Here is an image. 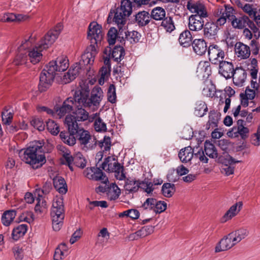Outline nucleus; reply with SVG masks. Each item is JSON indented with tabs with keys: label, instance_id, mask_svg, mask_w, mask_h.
<instances>
[{
	"label": "nucleus",
	"instance_id": "nucleus-1",
	"mask_svg": "<svg viewBox=\"0 0 260 260\" xmlns=\"http://www.w3.org/2000/svg\"><path fill=\"white\" fill-rule=\"evenodd\" d=\"M63 28L62 24H57L38 42L36 34H32L21 42L17 49V54L14 60L16 65L25 64L27 60L36 64L43 57L42 52L48 48L55 41Z\"/></svg>",
	"mask_w": 260,
	"mask_h": 260
},
{
	"label": "nucleus",
	"instance_id": "nucleus-2",
	"mask_svg": "<svg viewBox=\"0 0 260 260\" xmlns=\"http://www.w3.org/2000/svg\"><path fill=\"white\" fill-rule=\"evenodd\" d=\"M43 145L44 143L41 141L31 142L23 152L21 156L22 160L34 169L41 167L46 161Z\"/></svg>",
	"mask_w": 260,
	"mask_h": 260
},
{
	"label": "nucleus",
	"instance_id": "nucleus-3",
	"mask_svg": "<svg viewBox=\"0 0 260 260\" xmlns=\"http://www.w3.org/2000/svg\"><path fill=\"white\" fill-rule=\"evenodd\" d=\"M248 231L244 228L233 232L222 238L215 248V252L228 250L246 238Z\"/></svg>",
	"mask_w": 260,
	"mask_h": 260
},
{
	"label": "nucleus",
	"instance_id": "nucleus-4",
	"mask_svg": "<svg viewBox=\"0 0 260 260\" xmlns=\"http://www.w3.org/2000/svg\"><path fill=\"white\" fill-rule=\"evenodd\" d=\"M103 92L99 86H95L91 90L90 97L89 98L88 94L80 91L75 92L76 101L79 106L84 107H91L93 106L97 108L99 106L103 99Z\"/></svg>",
	"mask_w": 260,
	"mask_h": 260
},
{
	"label": "nucleus",
	"instance_id": "nucleus-5",
	"mask_svg": "<svg viewBox=\"0 0 260 260\" xmlns=\"http://www.w3.org/2000/svg\"><path fill=\"white\" fill-rule=\"evenodd\" d=\"M50 214L53 230L59 231L63 225L64 218L63 202L61 198L56 197L53 199Z\"/></svg>",
	"mask_w": 260,
	"mask_h": 260
},
{
	"label": "nucleus",
	"instance_id": "nucleus-6",
	"mask_svg": "<svg viewBox=\"0 0 260 260\" xmlns=\"http://www.w3.org/2000/svg\"><path fill=\"white\" fill-rule=\"evenodd\" d=\"M65 123L68 126L69 132L76 133V137L81 145L86 146L91 139L89 132L83 128H79L78 123L72 116H66Z\"/></svg>",
	"mask_w": 260,
	"mask_h": 260
},
{
	"label": "nucleus",
	"instance_id": "nucleus-7",
	"mask_svg": "<svg viewBox=\"0 0 260 260\" xmlns=\"http://www.w3.org/2000/svg\"><path fill=\"white\" fill-rule=\"evenodd\" d=\"M193 155L195 158H198L201 162H208V158L204 155L202 148L200 146L194 147L193 149L191 146L186 147L181 149L178 153L179 159L183 163L190 162Z\"/></svg>",
	"mask_w": 260,
	"mask_h": 260
},
{
	"label": "nucleus",
	"instance_id": "nucleus-8",
	"mask_svg": "<svg viewBox=\"0 0 260 260\" xmlns=\"http://www.w3.org/2000/svg\"><path fill=\"white\" fill-rule=\"evenodd\" d=\"M102 168L105 171L114 172L117 179L123 180L125 178L123 173V167L117 162L114 158L108 157L102 163Z\"/></svg>",
	"mask_w": 260,
	"mask_h": 260
},
{
	"label": "nucleus",
	"instance_id": "nucleus-9",
	"mask_svg": "<svg viewBox=\"0 0 260 260\" xmlns=\"http://www.w3.org/2000/svg\"><path fill=\"white\" fill-rule=\"evenodd\" d=\"M55 72L47 64L40 74L39 89L41 92L45 91L52 84Z\"/></svg>",
	"mask_w": 260,
	"mask_h": 260
},
{
	"label": "nucleus",
	"instance_id": "nucleus-10",
	"mask_svg": "<svg viewBox=\"0 0 260 260\" xmlns=\"http://www.w3.org/2000/svg\"><path fill=\"white\" fill-rule=\"evenodd\" d=\"M102 27L96 22L93 21L88 26L87 38L90 40L91 45H95L101 42L103 38Z\"/></svg>",
	"mask_w": 260,
	"mask_h": 260
},
{
	"label": "nucleus",
	"instance_id": "nucleus-11",
	"mask_svg": "<svg viewBox=\"0 0 260 260\" xmlns=\"http://www.w3.org/2000/svg\"><path fill=\"white\" fill-rule=\"evenodd\" d=\"M208 54L210 61L217 65L224 60L225 52L217 45H210L208 47Z\"/></svg>",
	"mask_w": 260,
	"mask_h": 260
},
{
	"label": "nucleus",
	"instance_id": "nucleus-12",
	"mask_svg": "<svg viewBox=\"0 0 260 260\" xmlns=\"http://www.w3.org/2000/svg\"><path fill=\"white\" fill-rule=\"evenodd\" d=\"M249 133V129L248 127L244 125V121L243 120H238L237 125L233 127L229 130L226 134L228 136L231 138H236L240 137L242 139H246Z\"/></svg>",
	"mask_w": 260,
	"mask_h": 260
},
{
	"label": "nucleus",
	"instance_id": "nucleus-13",
	"mask_svg": "<svg viewBox=\"0 0 260 260\" xmlns=\"http://www.w3.org/2000/svg\"><path fill=\"white\" fill-rule=\"evenodd\" d=\"M186 6L191 13L195 14L193 15H198L203 18H207L208 16L206 7L200 1L188 0Z\"/></svg>",
	"mask_w": 260,
	"mask_h": 260
},
{
	"label": "nucleus",
	"instance_id": "nucleus-14",
	"mask_svg": "<svg viewBox=\"0 0 260 260\" xmlns=\"http://www.w3.org/2000/svg\"><path fill=\"white\" fill-rule=\"evenodd\" d=\"M81 107L76 101L75 94L73 98L70 97L67 99L63 103L62 106L56 110L57 115L59 118L64 116L73 110L74 108Z\"/></svg>",
	"mask_w": 260,
	"mask_h": 260
},
{
	"label": "nucleus",
	"instance_id": "nucleus-15",
	"mask_svg": "<svg viewBox=\"0 0 260 260\" xmlns=\"http://www.w3.org/2000/svg\"><path fill=\"white\" fill-rule=\"evenodd\" d=\"M84 175L86 178L90 180L101 181L102 183L105 184L108 182L107 176L98 168H87L84 171Z\"/></svg>",
	"mask_w": 260,
	"mask_h": 260
},
{
	"label": "nucleus",
	"instance_id": "nucleus-16",
	"mask_svg": "<svg viewBox=\"0 0 260 260\" xmlns=\"http://www.w3.org/2000/svg\"><path fill=\"white\" fill-rule=\"evenodd\" d=\"M64 156L68 166L72 171L74 170L73 163L77 167L81 168L86 166V161L80 152L77 153L74 157L69 154H66Z\"/></svg>",
	"mask_w": 260,
	"mask_h": 260
},
{
	"label": "nucleus",
	"instance_id": "nucleus-17",
	"mask_svg": "<svg viewBox=\"0 0 260 260\" xmlns=\"http://www.w3.org/2000/svg\"><path fill=\"white\" fill-rule=\"evenodd\" d=\"M48 65L55 72H63L69 68V60L66 56H60L56 60L50 61Z\"/></svg>",
	"mask_w": 260,
	"mask_h": 260
},
{
	"label": "nucleus",
	"instance_id": "nucleus-18",
	"mask_svg": "<svg viewBox=\"0 0 260 260\" xmlns=\"http://www.w3.org/2000/svg\"><path fill=\"white\" fill-rule=\"evenodd\" d=\"M74 115H68L67 116H72L77 123V121H84L88 120L89 122H92L98 116L97 113L89 115L88 112L82 108H78L74 113Z\"/></svg>",
	"mask_w": 260,
	"mask_h": 260
},
{
	"label": "nucleus",
	"instance_id": "nucleus-19",
	"mask_svg": "<svg viewBox=\"0 0 260 260\" xmlns=\"http://www.w3.org/2000/svg\"><path fill=\"white\" fill-rule=\"evenodd\" d=\"M218 73L225 79H230L235 71L234 64L231 61L223 60L218 64Z\"/></svg>",
	"mask_w": 260,
	"mask_h": 260
},
{
	"label": "nucleus",
	"instance_id": "nucleus-20",
	"mask_svg": "<svg viewBox=\"0 0 260 260\" xmlns=\"http://www.w3.org/2000/svg\"><path fill=\"white\" fill-rule=\"evenodd\" d=\"M98 53L95 45H90L87 47L82 55V61L84 65H92Z\"/></svg>",
	"mask_w": 260,
	"mask_h": 260
},
{
	"label": "nucleus",
	"instance_id": "nucleus-21",
	"mask_svg": "<svg viewBox=\"0 0 260 260\" xmlns=\"http://www.w3.org/2000/svg\"><path fill=\"white\" fill-rule=\"evenodd\" d=\"M234 50L237 57L241 59H247L250 55V47L241 42H237L235 44Z\"/></svg>",
	"mask_w": 260,
	"mask_h": 260
},
{
	"label": "nucleus",
	"instance_id": "nucleus-22",
	"mask_svg": "<svg viewBox=\"0 0 260 260\" xmlns=\"http://www.w3.org/2000/svg\"><path fill=\"white\" fill-rule=\"evenodd\" d=\"M127 17H128L127 16H124L123 14L116 10L113 18V21L117 25L118 28L119 37L122 35V38H123V32L127 28L126 25Z\"/></svg>",
	"mask_w": 260,
	"mask_h": 260
},
{
	"label": "nucleus",
	"instance_id": "nucleus-23",
	"mask_svg": "<svg viewBox=\"0 0 260 260\" xmlns=\"http://www.w3.org/2000/svg\"><path fill=\"white\" fill-rule=\"evenodd\" d=\"M35 198L37 203L35 207V211L37 214H41L45 212L47 209V205L44 198L40 194V189L36 188L34 192Z\"/></svg>",
	"mask_w": 260,
	"mask_h": 260
},
{
	"label": "nucleus",
	"instance_id": "nucleus-24",
	"mask_svg": "<svg viewBox=\"0 0 260 260\" xmlns=\"http://www.w3.org/2000/svg\"><path fill=\"white\" fill-rule=\"evenodd\" d=\"M243 203L238 202L232 205L221 218V222H225L236 216L242 209Z\"/></svg>",
	"mask_w": 260,
	"mask_h": 260
},
{
	"label": "nucleus",
	"instance_id": "nucleus-25",
	"mask_svg": "<svg viewBox=\"0 0 260 260\" xmlns=\"http://www.w3.org/2000/svg\"><path fill=\"white\" fill-rule=\"evenodd\" d=\"M204 18L198 15H191L189 18L188 22L189 29L192 31L201 30L204 25Z\"/></svg>",
	"mask_w": 260,
	"mask_h": 260
},
{
	"label": "nucleus",
	"instance_id": "nucleus-26",
	"mask_svg": "<svg viewBox=\"0 0 260 260\" xmlns=\"http://www.w3.org/2000/svg\"><path fill=\"white\" fill-rule=\"evenodd\" d=\"M154 228L152 225L143 226L140 230L131 234L129 238L131 240H136L139 238L145 237L152 234L154 232Z\"/></svg>",
	"mask_w": 260,
	"mask_h": 260
},
{
	"label": "nucleus",
	"instance_id": "nucleus-27",
	"mask_svg": "<svg viewBox=\"0 0 260 260\" xmlns=\"http://www.w3.org/2000/svg\"><path fill=\"white\" fill-rule=\"evenodd\" d=\"M198 76L203 78H208L211 74V68L210 62L207 61H201L197 68Z\"/></svg>",
	"mask_w": 260,
	"mask_h": 260
},
{
	"label": "nucleus",
	"instance_id": "nucleus-28",
	"mask_svg": "<svg viewBox=\"0 0 260 260\" xmlns=\"http://www.w3.org/2000/svg\"><path fill=\"white\" fill-rule=\"evenodd\" d=\"M247 74L244 69L237 68L235 70L233 78L234 83L238 86H242L245 82Z\"/></svg>",
	"mask_w": 260,
	"mask_h": 260
},
{
	"label": "nucleus",
	"instance_id": "nucleus-29",
	"mask_svg": "<svg viewBox=\"0 0 260 260\" xmlns=\"http://www.w3.org/2000/svg\"><path fill=\"white\" fill-rule=\"evenodd\" d=\"M204 36L211 40L215 39L217 37L218 31V26L215 23L208 22L207 23L204 29Z\"/></svg>",
	"mask_w": 260,
	"mask_h": 260
},
{
	"label": "nucleus",
	"instance_id": "nucleus-30",
	"mask_svg": "<svg viewBox=\"0 0 260 260\" xmlns=\"http://www.w3.org/2000/svg\"><path fill=\"white\" fill-rule=\"evenodd\" d=\"M250 20L246 16H235L232 20V25L235 28L242 29L248 25Z\"/></svg>",
	"mask_w": 260,
	"mask_h": 260
},
{
	"label": "nucleus",
	"instance_id": "nucleus-31",
	"mask_svg": "<svg viewBox=\"0 0 260 260\" xmlns=\"http://www.w3.org/2000/svg\"><path fill=\"white\" fill-rule=\"evenodd\" d=\"M192 45L194 51L199 55H202L206 52L207 44L203 39H195Z\"/></svg>",
	"mask_w": 260,
	"mask_h": 260
},
{
	"label": "nucleus",
	"instance_id": "nucleus-32",
	"mask_svg": "<svg viewBox=\"0 0 260 260\" xmlns=\"http://www.w3.org/2000/svg\"><path fill=\"white\" fill-rule=\"evenodd\" d=\"M150 18L149 13L145 11L139 12L135 16L136 22L139 26H145L148 24Z\"/></svg>",
	"mask_w": 260,
	"mask_h": 260
},
{
	"label": "nucleus",
	"instance_id": "nucleus-33",
	"mask_svg": "<svg viewBox=\"0 0 260 260\" xmlns=\"http://www.w3.org/2000/svg\"><path fill=\"white\" fill-rule=\"evenodd\" d=\"M68 247L64 243H61L55 249L54 260H61L68 254Z\"/></svg>",
	"mask_w": 260,
	"mask_h": 260
},
{
	"label": "nucleus",
	"instance_id": "nucleus-34",
	"mask_svg": "<svg viewBox=\"0 0 260 260\" xmlns=\"http://www.w3.org/2000/svg\"><path fill=\"white\" fill-rule=\"evenodd\" d=\"M121 193L120 188L115 183H112L107 191V196L110 201L115 200L118 198Z\"/></svg>",
	"mask_w": 260,
	"mask_h": 260
},
{
	"label": "nucleus",
	"instance_id": "nucleus-35",
	"mask_svg": "<svg viewBox=\"0 0 260 260\" xmlns=\"http://www.w3.org/2000/svg\"><path fill=\"white\" fill-rule=\"evenodd\" d=\"M117 11L124 14V16H129L132 12V3L130 0H122L120 7Z\"/></svg>",
	"mask_w": 260,
	"mask_h": 260
},
{
	"label": "nucleus",
	"instance_id": "nucleus-36",
	"mask_svg": "<svg viewBox=\"0 0 260 260\" xmlns=\"http://www.w3.org/2000/svg\"><path fill=\"white\" fill-rule=\"evenodd\" d=\"M123 31V38L122 40L124 41V39H126L131 43H136L139 41L141 35L137 31L133 30L131 31H128L126 30Z\"/></svg>",
	"mask_w": 260,
	"mask_h": 260
},
{
	"label": "nucleus",
	"instance_id": "nucleus-37",
	"mask_svg": "<svg viewBox=\"0 0 260 260\" xmlns=\"http://www.w3.org/2000/svg\"><path fill=\"white\" fill-rule=\"evenodd\" d=\"M55 188L59 193L64 194L67 191V187L64 179L61 177H57L53 179Z\"/></svg>",
	"mask_w": 260,
	"mask_h": 260
},
{
	"label": "nucleus",
	"instance_id": "nucleus-38",
	"mask_svg": "<svg viewBox=\"0 0 260 260\" xmlns=\"http://www.w3.org/2000/svg\"><path fill=\"white\" fill-rule=\"evenodd\" d=\"M27 230V225L25 224H22L14 228L12 236L15 240H18L20 237L23 236Z\"/></svg>",
	"mask_w": 260,
	"mask_h": 260
},
{
	"label": "nucleus",
	"instance_id": "nucleus-39",
	"mask_svg": "<svg viewBox=\"0 0 260 260\" xmlns=\"http://www.w3.org/2000/svg\"><path fill=\"white\" fill-rule=\"evenodd\" d=\"M204 153H206V155L212 158H216L218 156L217 151L214 145L206 141L204 144Z\"/></svg>",
	"mask_w": 260,
	"mask_h": 260
},
{
	"label": "nucleus",
	"instance_id": "nucleus-40",
	"mask_svg": "<svg viewBox=\"0 0 260 260\" xmlns=\"http://www.w3.org/2000/svg\"><path fill=\"white\" fill-rule=\"evenodd\" d=\"M124 54L123 48L120 46H116L112 51L111 57L114 61L119 62L123 58Z\"/></svg>",
	"mask_w": 260,
	"mask_h": 260
},
{
	"label": "nucleus",
	"instance_id": "nucleus-41",
	"mask_svg": "<svg viewBox=\"0 0 260 260\" xmlns=\"http://www.w3.org/2000/svg\"><path fill=\"white\" fill-rule=\"evenodd\" d=\"M16 215L15 210H8L5 211L2 217V222L5 226H9L13 221Z\"/></svg>",
	"mask_w": 260,
	"mask_h": 260
},
{
	"label": "nucleus",
	"instance_id": "nucleus-42",
	"mask_svg": "<svg viewBox=\"0 0 260 260\" xmlns=\"http://www.w3.org/2000/svg\"><path fill=\"white\" fill-rule=\"evenodd\" d=\"M69 133L61 132L60 134V137L64 143L70 146H73L76 143V138L74 135L76 133H72L71 132H69Z\"/></svg>",
	"mask_w": 260,
	"mask_h": 260
},
{
	"label": "nucleus",
	"instance_id": "nucleus-43",
	"mask_svg": "<svg viewBox=\"0 0 260 260\" xmlns=\"http://www.w3.org/2000/svg\"><path fill=\"white\" fill-rule=\"evenodd\" d=\"M191 38L192 36L190 32L188 30H186L180 35L179 42L182 46L187 47L190 45Z\"/></svg>",
	"mask_w": 260,
	"mask_h": 260
},
{
	"label": "nucleus",
	"instance_id": "nucleus-44",
	"mask_svg": "<svg viewBox=\"0 0 260 260\" xmlns=\"http://www.w3.org/2000/svg\"><path fill=\"white\" fill-rule=\"evenodd\" d=\"M79 68H80L79 66H76L74 68L70 69L68 72L66 73L63 76V81L66 83H69L70 82L75 79L76 76L79 74Z\"/></svg>",
	"mask_w": 260,
	"mask_h": 260
},
{
	"label": "nucleus",
	"instance_id": "nucleus-45",
	"mask_svg": "<svg viewBox=\"0 0 260 260\" xmlns=\"http://www.w3.org/2000/svg\"><path fill=\"white\" fill-rule=\"evenodd\" d=\"M139 181L132 179H127L125 181L124 188L129 193L136 192L139 189Z\"/></svg>",
	"mask_w": 260,
	"mask_h": 260
},
{
	"label": "nucleus",
	"instance_id": "nucleus-46",
	"mask_svg": "<svg viewBox=\"0 0 260 260\" xmlns=\"http://www.w3.org/2000/svg\"><path fill=\"white\" fill-rule=\"evenodd\" d=\"M208 111V108L203 101H198L196 103V107L194 108V114L200 117L204 116Z\"/></svg>",
	"mask_w": 260,
	"mask_h": 260
},
{
	"label": "nucleus",
	"instance_id": "nucleus-47",
	"mask_svg": "<svg viewBox=\"0 0 260 260\" xmlns=\"http://www.w3.org/2000/svg\"><path fill=\"white\" fill-rule=\"evenodd\" d=\"M108 42L110 45H114L115 43L116 39H121L120 41L122 40V35L119 37L118 31L114 27H111L108 31L107 34Z\"/></svg>",
	"mask_w": 260,
	"mask_h": 260
},
{
	"label": "nucleus",
	"instance_id": "nucleus-48",
	"mask_svg": "<svg viewBox=\"0 0 260 260\" xmlns=\"http://www.w3.org/2000/svg\"><path fill=\"white\" fill-rule=\"evenodd\" d=\"M166 11L161 7H157L154 8L151 13V17L155 20H162L165 18Z\"/></svg>",
	"mask_w": 260,
	"mask_h": 260
},
{
	"label": "nucleus",
	"instance_id": "nucleus-49",
	"mask_svg": "<svg viewBox=\"0 0 260 260\" xmlns=\"http://www.w3.org/2000/svg\"><path fill=\"white\" fill-rule=\"evenodd\" d=\"M175 191V188L174 184L166 183L162 185L161 192L165 197L170 198L174 194Z\"/></svg>",
	"mask_w": 260,
	"mask_h": 260
},
{
	"label": "nucleus",
	"instance_id": "nucleus-50",
	"mask_svg": "<svg viewBox=\"0 0 260 260\" xmlns=\"http://www.w3.org/2000/svg\"><path fill=\"white\" fill-rule=\"evenodd\" d=\"M219 14L222 15L227 19L231 20L235 17L234 16V10L230 6L225 5L224 8H220L217 10Z\"/></svg>",
	"mask_w": 260,
	"mask_h": 260
},
{
	"label": "nucleus",
	"instance_id": "nucleus-51",
	"mask_svg": "<svg viewBox=\"0 0 260 260\" xmlns=\"http://www.w3.org/2000/svg\"><path fill=\"white\" fill-rule=\"evenodd\" d=\"M109 238V233L106 228L102 229L99 233L96 243L104 246Z\"/></svg>",
	"mask_w": 260,
	"mask_h": 260
},
{
	"label": "nucleus",
	"instance_id": "nucleus-52",
	"mask_svg": "<svg viewBox=\"0 0 260 260\" xmlns=\"http://www.w3.org/2000/svg\"><path fill=\"white\" fill-rule=\"evenodd\" d=\"M161 25L168 32H171L175 29L174 22L172 18L170 17H167L164 19Z\"/></svg>",
	"mask_w": 260,
	"mask_h": 260
},
{
	"label": "nucleus",
	"instance_id": "nucleus-53",
	"mask_svg": "<svg viewBox=\"0 0 260 260\" xmlns=\"http://www.w3.org/2000/svg\"><path fill=\"white\" fill-rule=\"evenodd\" d=\"M111 69L108 67H102L100 71V77L99 79V83L102 85L104 84L105 81L108 79L110 74Z\"/></svg>",
	"mask_w": 260,
	"mask_h": 260
},
{
	"label": "nucleus",
	"instance_id": "nucleus-54",
	"mask_svg": "<svg viewBox=\"0 0 260 260\" xmlns=\"http://www.w3.org/2000/svg\"><path fill=\"white\" fill-rule=\"evenodd\" d=\"M94 120H95L94 127L96 131L105 132L106 131V124L103 121L101 118L99 117L98 114V116Z\"/></svg>",
	"mask_w": 260,
	"mask_h": 260
},
{
	"label": "nucleus",
	"instance_id": "nucleus-55",
	"mask_svg": "<svg viewBox=\"0 0 260 260\" xmlns=\"http://www.w3.org/2000/svg\"><path fill=\"white\" fill-rule=\"evenodd\" d=\"M48 131L53 135H56L59 132V126L53 120H49L46 123Z\"/></svg>",
	"mask_w": 260,
	"mask_h": 260
},
{
	"label": "nucleus",
	"instance_id": "nucleus-56",
	"mask_svg": "<svg viewBox=\"0 0 260 260\" xmlns=\"http://www.w3.org/2000/svg\"><path fill=\"white\" fill-rule=\"evenodd\" d=\"M108 100L110 103L114 104L116 102V89L114 85L111 84L108 88L107 93Z\"/></svg>",
	"mask_w": 260,
	"mask_h": 260
},
{
	"label": "nucleus",
	"instance_id": "nucleus-57",
	"mask_svg": "<svg viewBox=\"0 0 260 260\" xmlns=\"http://www.w3.org/2000/svg\"><path fill=\"white\" fill-rule=\"evenodd\" d=\"M126 216L132 219H136L140 216L139 212L136 209H129L120 214L119 216Z\"/></svg>",
	"mask_w": 260,
	"mask_h": 260
},
{
	"label": "nucleus",
	"instance_id": "nucleus-58",
	"mask_svg": "<svg viewBox=\"0 0 260 260\" xmlns=\"http://www.w3.org/2000/svg\"><path fill=\"white\" fill-rule=\"evenodd\" d=\"M30 124L32 126L38 129L39 131H42L44 129L45 125L42 120L40 118H32L30 121Z\"/></svg>",
	"mask_w": 260,
	"mask_h": 260
},
{
	"label": "nucleus",
	"instance_id": "nucleus-59",
	"mask_svg": "<svg viewBox=\"0 0 260 260\" xmlns=\"http://www.w3.org/2000/svg\"><path fill=\"white\" fill-rule=\"evenodd\" d=\"M250 142L252 145L256 146L260 145V124L257 127L256 132L251 136Z\"/></svg>",
	"mask_w": 260,
	"mask_h": 260
},
{
	"label": "nucleus",
	"instance_id": "nucleus-60",
	"mask_svg": "<svg viewBox=\"0 0 260 260\" xmlns=\"http://www.w3.org/2000/svg\"><path fill=\"white\" fill-rule=\"evenodd\" d=\"M153 184L150 182L142 181L139 182V188L143 189L148 194L151 193L153 190Z\"/></svg>",
	"mask_w": 260,
	"mask_h": 260
},
{
	"label": "nucleus",
	"instance_id": "nucleus-61",
	"mask_svg": "<svg viewBox=\"0 0 260 260\" xmlns=\"http://www.w3.org/2000/svg\"><path fill=\"white\" fill-rule=\"evenodd\" d=\"M167 207V204L164 201H157L156 202L155 207L154 208V211L156 213H160L164 211H165Z\"/></svg>",
	"mask_w": 260,
	"mask_h": 260
},
{
	"label": "nucleus",
	"instance_id": "nucleus-62",
	"mask_svg": "<svg viewBox=\"0 0 260 260\" xmlns=\"http://www.w3.org/2000/svg\"><path fill=\"white\" fill-rule=\"evenodd\" d=\"M100 146L104 151H108L111 147V139L109 137H105L100 143Z\"/></svg>",
	"mask_w": 260,
	"mask_h": 260
},
{
	"label": "nucleus",
	"instance_id": "nucleus-63",
	"mask_svg": "<svg viewBox=\"0 0 260 260\" xmlns=\"http://www.w3.org/2000/svg\"><path fill=\"white\" fill-rule=\"evenodd\" d=\"M2 118L4 124H9L13 118V114L6 110L2 112Z\"/></svg>",
	"mask_w": 260,
	"mask_h": 260
},
{
	"label": "nucleus",
	"instance_id": "nucleus-64",
	"mask_svg": "<svg viewBox=\"0 0 260 260\" xmlns=\"http://www.w3.org/2000/svg\"><path fill=\"white\" fill-rule=\"evenodd\" d=\"M203 94L208 97H212L215 94V87L210 84L209 85L204 87L203 89Z\"/></svg>",
	"mask_w": 260,
	"mask_h": 260
}]
</instances>
